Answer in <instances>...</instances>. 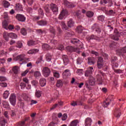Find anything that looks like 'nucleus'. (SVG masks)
Segmentation results:
<instances>
[{"instance_id":"obj_51","label":"nucleus","mask_w":126,"mask_h":126,"mask_svg":"<svg viewBox=\"0 0 126 126\" xmlns=\"http://www.w3.org/2000/svg\"><path fill=\"white\" fill-rule=\"evenodd\" d=\"M32 84L33 86H37L38 84V81L36 80H33L32 81Z\"/></svg>"},{"instance_id":"obj_53","label":"nucleus","mask_w":126,"mask_h":126,"mask_svg":"<svg viewBox=\"0 0 126 126\" xmlns=\"http://www.w3.org/2000/svg\"><path fill=\"white\" fill-rule=\"evenodd\" d=\"M104 64L103 63H97V67L99 69H101L103 67Z\"/></svg>"},{"instance_id":"obj_23","label":"nucleus","mask_w":126,"mask_h":126,"mask_svg":"<svg viewBox=\"0 0 126 126\" xmlns=\"http://www.w3.org/2000/svg\"><path fill=\"white\" fill-rule=\"evenodd\" d=\"M63 81L62 80H57L56 83L57 87H63Z\"/></svg>"},{"instance_id":"obj_15","label":"nucleus","mask_w":126,"mask_h":126,"mask_svg":"<svg viewBox=\"0 0 126 126\" xmlns=\"http://www.w3.org/2000/svg\"><path fill=\"white\" fill-rule=\"evenodd\" d=\"M15 10H17V11H22L23 10V8L22 7V5L19 4V3H17L16 4V6L15 7Z\"/></svg>"},{"instance_id":"obj_16","label":"nucleus","mask_w":126,"mask_h":126,"mask_svg":"<svg viewBox=\"0 0 126 126\" xmlns=\"http://www.w3.org/2000/svg\"><path fill=\"white\" fill-rule=\"evenodd\" d=\"M67 25L69 28H71V27H73V25H74V22L72 20V19H70L67 22Z\"/></svg>"},{"instance_id":"obj_9","label":"nucleus","mask_w":126,"mask_h":126,"mask_svg":"<svg viewBox=\"0 0 126 126\" xmlns=\"http://www.w3.org/2000/svg\"><path fill=\"white\" fill-rule=\"evenodd\" d=\"M37 23L39 26L43 27L47 25V24H48V22L44 20H41L40 21H38Z\"/></svg>"},{"instance_id":"obj_44","label":"nucleus","mask_w":126,"mask_h":126,"mask_svg":"<svg viewBox=\"0 0 126 126\" xmlns=\"http://www.w3.org/2000/svg\"><path fill=\"white\" fill-rule=\"evenodd\" d=\"M118 60V58L117 57H112L111 59V62L112 63L116 62V61Z\"/></svg>"},{"instance_id":"obj_21","label":"nucleus","mask_w":126,"mask_h":126,"mask_svg":"<svg viewBox=\"0 0 126 126\" xmlns=\"http://www.w3.org/2000/svg\"><path fill=\"white\" fill-rule=\"evenodd\" d=\"M46 81L45 79H44V78L41 79L39 81V84L40 86H41V87H44V86L46 85Z\"/></svg>"},{"instance_id":"obj_38","label":"nucleus","mask_w":126,"mask_h":126,"mask_svg":"<svg viewBox=\"0 0 126 126\" xmlns=\"http://www.w3.org/2000/svg\"><path fill=\"white\" fill-rule=\"evenodd\" d=\"M21 96L23 98L24 100H25V101H27V100H28V95H27V94H22Z\"/></svg>"},{"instance_id":"obj_35","label":"nucleus","mask_w":126,"mask_h":126,"mask_svg":"<svg viewBox=\"0 0 126 126\" xmlns=\"http://www.w3.org/2000/svg\"><path fill=\"white\" fill-rule=\"evenodd\" d=\"M46 59L48 62H51L52 60V56L50 54L46 55Z\"/></svg>"},{"instance_id":"obj_61","label":"nucleus","mask_w":126,"mask_h":126,"mask_svg":"<svg viewBox=\"0 0 126 126\" xmlns=\"http://www.w3.org/2000/svg\"><path fill=\"white\" fill-rule=\"evenodd\" d=\"M51 42L52 43V44H54V45H57V44L59 43V41L55 39H52L51 40Z\"/></svg>"},{"instance_id":"obj_42","label":"nucleus","mask_w":126,"mask_h":126,"mask_svg":"<svg viewBox=\"0 0 126 126\" xmlns=\"http://www.w3.org/2000/svg\"><path fill=\"white\" fill-rule=\"evenodd\" d=\"M104 63L103 58L101 57H98L97 60V63Z\"/></svg>"},{"instance_id":"obj_5","label":"nucleus","mask_w":126,"mask_h":126,"mask_svg":"<svg viewBox=\"0 0 126 126\" xmlns=\"http://www.w3.org/2000/svg\"><path fill=\"white\" fill-rule=\"evenodd\" d=\"M68 13V11L67 10L65 9V10H63L60 14L59 15V19H63V17L65 16V15H67Z\"/></svg>"},{"instance_id":"obj_46","label":"nucleus","mask_w":126,"mask_h":126,"mask_svg":"<svg viewBox=\"0 0 126 126\" xmlns=\"http://www.w3.org/2000/svg\"><path fill=\"white\" fill-rule=\"evenodd\" d=\"M3 105L5 108H8L9 107V104L6 101H4L3 102Z\"/></svg>"},{"instance_id":"obj_17","label":"nucleus","mask_w":126,"mask_h":126,"mask_svg":"<svg viewBox=\"0 0 126 126\" xmlns=\"http://www.w3.org/2000/svg\"><path fill=\"white\" fill-rule=\"evenodd\" d=\"M63 59L64 64H65V65H66V64H67V63H69V60H68V58H67V56L63 55Z\"/></svg>"},{"instance_id":"obj_26","label":"nucleus","mask_w":126,"mask_h":126,"mask_svg":"<svg viewBox=\"0 0 126 126\" xmlns=\"http://www.w3.org/2000/svg\"><path fill=\"white\" fill-rule=\"evenodd\" d=\"M15 60L16 61H20V62L25 61V59L22 57V55H19L17 56Z\"/></svg>"},{"instance_id":"obj_63","label":"nucleus","mask_w":126,"mask_h":126,"mask_svg":"<svg viewBox=\"0 0 126 126\" xmlns=\"http://www.w3.org/2000/svg\"><path fill=\"white\" fill-rule=\"evenodd\" d=\"M67 119V115L66 114H64L63 117H62V121H65Z\"/></svg>"},{"instance_id":"obj_6","label":"nucleus","mask_w":126,"mask_h":126,"mask_svg":"<svg viewBox=\"0 0 126 126\" xmlns=\"http://www.w3.org/2000/svg\"><path fill=\"white\" fill-rule=\"evenodd\" d=\"M92 70H93V67H89L88 69L85 72V76H89L90 77V76H92L91 75H92V73L93 72Z\"/></svg>"},{"instance_id":"obj_8","label":"nucleus","mask_w":126,"mask_h":126,"mask_svg":"<svg viewBox=\"0 0 126 126\" xmlns=\"http://www.w3.org/2000/svg\"><path fill=\"white\" fill-rule=\"evenodd\" d=\"M64 4L66 7H68V8H73V7H75V5L70 3L67 0H64Z\"/></svg>"},{"instance_id":"obj_28","label":"nucleus","mask_w":126,"mask_h":126,"mask_svg":"<svg viewBox=\"0 0 126 126\" xmlns=\"http://www.w3.org/2000/svg\"><path fill=\"white\" fill-rule=\"evenodd\" d=\"M9 95V92H8V91H5L3 94V97L4 99H7V98H8Z\"/></svg>"},{"instance_id":"obj_47","label":"nucleus","mask_w":126,"mask_h":126,"mask_svg":"<svg viewBox=\"0 0 126 126\" xmlns=\"http://www.w3.org/2000/svg\"><path fill=\"white\" fill-rule=\"evenodd\" d=\"M42 61H43V57L40 56V57L38 59L37 61L36 62V63L38 64L40 63H41Z\"/></svg>"},{"instance_id":"obj_36","label":"nucleus","mask_w":126,"mask_h":126,"mask_svg":"<svg viewBox=\"0 0 126 126\" xmlns=\"http://www.w3.org/2000/svg\"><path fill=\"white\" fill-rule=\"evenodd\" d=\"M3 5L5 8H7V7L10 5V3H9L7 1H4Z\"/></svg>"},{"instance_id":"obj_34","label":"nucleus","mask_w":126,"mask_h":126,"mask_svg":"<svg viewBox=\"0 0 126 126\" xmlns=\"http://www.w3.org/2000/svg\"><path fill=\"white\" fill-rule=\"evenodd\" d=\"M79 42H80V41L77 39V38H74L71 39V43H72V44H77Z\"/></svg>"},{"instance_id":"obj_56","label":"nucleus","mask_w":126,"mask_h":126,"mask_svg":"<svg viewBox=\"0 0 126 126\" xmlns=\"http://www.w3.org/2000/svg\"><path fill=\"white\" fill-rule=\"evenodd\" d=\"M16 47L17 48H19L20 49L22 47V43L18 41V42H17Z\"/></svg>"},{"instance_id":"obj_19","label":"nucleus","mask_w":126,"mask_h":126,"mask_svg":"<svg viewBox=\"0 0 126 126\" xmlns=\"http://www.w3.org/2000/svg\"><path fill=\"white\" fill-rule=\"evenodd\" d=\"M66 50H67L68 52H70V53H72V52H75V51H76L75 48L72 46H67L66 47Z\"/></svg>"},{"instance_id":"obj_13","label":"nucleus","mask_w":126,"mask_h":126,"mask_svg":"<svg viewBox=\"0 0 126 126\" xmlns=\"http://www.w3.org/2000/svg\"><path fill=\"white\" fill-rule=\"evenodd\" d=\"M88 64H90L92 65V64H95V58L93 57H90L88 58Z\"/></svg>"},{"instance_id":"obj_33","label":"nucleus","mask_w":126,"mask_h":126,"mask_svg":"<svg viewBox=\"0 0 126 126\" xmlns=\"http://www.w3.org/2000/svg\"><path fill=\"white\" fill-rule=\"evenodd\" d=\"M77 31L78 32V33H82V31H83V28L81 26H79L77 27Z\"/></svg>"},{"instance_id":"obj_55","label":"nucleus","mask_w":126,"mask_h":126,"mask_svg":"<svg viewBox=\"0 0 126 126\" xmlns=\"http://www.w3.org/2000/svg\"><path fill=\"white\" fill-rule=\"evenodd\" d=\"M10 34L13 39H16V38H17V35H16V34L14 33H10Z\"/></svg>"},{"instance_id":"obj_32","label":"nucleus","mask_w":126,"mask_h":126,"mask_svg":"<svg viewBox=\"0 0 126 126\" xmlns=\"http://www.w3.org/2000/svg\"><path fill=\"white\" fill-rule=\"evenodd\" d=\"M61 25L63 29H64L65 30H68V27H67L64 22H62Z\"/></svg>"},{"instance_id":"obj_54","label":"nucleus","mask_w":126,"mask_h":126,"mask_svg":"<svg viewBox=\"0 0 126 126\" xmlns=\"http://www.w3.org/2000/svg\"><path fill=\"white\" fill-rule=\"evenodd\" d=\"M104 18H105V16H103V15L99 16L97 18L98 20H100V21H104Z\"/></svg>"},{"instance_id":"obj_14","label":"nucleus","mask_w":126,"mask_h":126,"mask_svg":"<svg viewBox=\"0 0 126 126\" xmlns=\"http://www.w3.org/2000/svg\"><path fill=\"white\" fill-rule=\"evenodd\" d=\"M91 123H92V120L90 118H87L85 120V126H91Z\"/></svg>"},{"instance_id":"obj_39","label":"nucleus","mask_w":126,"mask_h":126,"mask_svg":"<svg viewBox=\"0 0 126 126\" xmlns=\"http://www.w3.org/2000/svg\"><path fill=\"white\" fill-rule=\"evenodd\" d=\"M21 33L22 35L25 36L27 34V32H26V29L25 28H22L21 30Z\"/></svg>"},{"instance_id":"obj_30","label":"nucleus","mask_w":126,"mask_h":126,"mask_svg":"<svg viewBox=\"0 0 126 126\" xmlns=\"http://www.w3.org/2000/svg\"><path fill=\"white\" fill-rule=\"evenodd\" d=\"M35 96L36 98H40L42 96V92L40 91H37L35 92Z\"/></svg>"},{"instance_id":"obj_49","label":"nucleus","mask_w":126,"mask_h":126,"mask_svg":"<svg viewBox=\"0 0 126 126\" xmlns=\"http://www.w3.org/2000/svg\"><path fill=\"white\" fill-rule=\"evenodd\" d=\"M34 0H27V2L29 4V5H32Z\"/></svg>"},{"instance_id":"obj_45","label":"nucleus","mask_w":126,"mask_h":126,"mask_svg":"<svg viewBox=\"0 0 126 126\" xmlns=\"http://www.w3.org/2000/svg\"><path fill=\"white\" fill-rule=\"evenodd\" d=\"M80 12V10H78L76 12V15L77 16V17L79 18V19H80L81 18V14Z\"/></svg>"},{"instance_id":"obj_59","label":"nucleus","mask_w":126,"mask_h":126,"mask_svg":"<svg viewBox=\"0 0 126 126\" xmlns=\"http://www.w3.org/2000/svg\"><path fill=\"white\" fill-rule=\"evenodd\" d=\"M54 77H56V78H59V77H60V73L57 72H54Z\"/></svg>"},{"instance_id":"obj_41","label":"nucleus","mask_w":126,"mask_h":126,"mask_svg":"<svg viewBox=\"0 0 126 126\" xmlns=\"http://www.w3.org/2000/svg\"><path fill=\"white\" fill-rule=\"evenodd\" d=\"M76 63L77 64H81L83 63V60L80 58H78L76 60Z\"/></svg>"},{"instance_id":"obj_27","label":"nucleus","mask_w":126,"mask_h":126,"mask_svg":"<svg viewBox=\"0 0 126 126\" xmlns=\"http://www.w3.org/2000/svg\"><path fill=\"white\" fill-rule=\"evenodd\" d=\"M42 48L43 49V50H45V51L50 50V45H49V44L47 43L44 44L42 45Z\"/></svg>"},{"instance_id":"obj_1","label":"nucleus","mask_w":126,"mask_h":126,"mask_svg":"<svg viewBox=\"0 0 126 126\" xmlns=\"http://www.w3.org/2000/svg\"><path fill=\"white\" fill-rule=\"evenodd\" d=\"M116 54L119 57H122L123 59H126V47H124L121 49L117 50Z\"/></svg>"},{"instance_id":"obj_18","label":"nucleus","mask_w":126,"mask_h":126,"mask_svg":"<svg viewBox=\"0 0 126 126\" xmlns=\"http://www.w3.org/2000/svg\"><path fill=\"white\" fill-rule=\"evenodd\" d=\"M96 78L98 84H102V83H103V79H102V76H101V75L98 74L96 76Z\"/></svg>"},{"instance_id":"obj_60","label":"nucleus","mask_w":126,"mask_h":126,"mask_svg":"<svg viewBox=\"0 0 126 126\" xmlns=\"http://www.w3.org/2000/svg\"><path fill=\"white\" fill-rule=\"evenodd\" d=\"M0 86L1 87H6L7 86V84L5 82L0 83Z\"/></svg>"},{"instance_id":"obj_7","label":"nucleus","mask_w":126,"mask_h":126,"mask_svg":"<svg viewBox=\"0 0 126 126\" xmlns=\"http://www.w3.org/2000/svg\"><path fill=\"white\" fill-rule=\"evenodd\" d=\"M96 82V79L93 77L92 76H91L89 78V84L91 86H93L95 85V83Z\"/></svg>"},{"instance_id":"obj_31","label":"nucleus","mask_w":126,"mask_h":126,"mask_svg":"<svg viewBox=\"0 0 126 126\" xmlns=\"http://www.w3.org/2000/svg\"><path fill=\"white\" fill-rule=\"evenodd\" d=\"M7 26H8V23H7V21L5 20L2 23V27H3V28H4V29L7 30Z\"/></svg>"},{"instance_id":"obj_50","label":"nucleus","mask_w":126,"mask_h":126,"mask_svg":"<svg viewBox=\"0 0 126 126\" xmlns=\"http://www.w3.org/2000/svg\"><path fill=\"white\" fill-rule=\"evenodd\" d=\"M72 33L70 32H66L65 33V37H71Z\"/></svg>"},{"instance_id":"obj_11","label":"nucleus","mask_w":126,"mask_h":126,"mask_svg":"<svg viewBox=\"0 0 126 126\" xmlns=\"http://www.w3.org/2000/svg\"><path fill=\"white\" fill-rule=\"evenodd\" d=\"M9 37H10V33H8L6 32H4L3 33V37L6 42L9 39Z\"/></svg>"},{"instance_id":"obj_2","label":"nucleus","mask_w":126,"mask_h":126,"mask_svg":"<svg viewBox=\"0 0 126 126\" xmlns=\"http://www.w3.org/2000/svg\"><path fill=\"white\" fill-rule=\"evenodd\" d=\"M9 100L12 106H15L16 104V94H11Z\"/></svg>"},{"instance_id":"obj_37","label":"nucleus","mask_w":126,"mask_h":126,"mask_svg":"<svg viewBox=\"0 0 126 126\" xmlns=\"http://www.w3.org/2000/svg\"><path fill=\"white\" fill-rule=\"evenodd\" d=\"M12 71L15 74H17L18 73V68H17V66L13 67Z\"/></svg>"},{"instance_id":"obj_3","label":"nucleus","mask_w":126,"mask_h":126,"mask_svg":"<svg viewBox=\"0 0 126 126\" xmlns=\"http://www.w3.org/2000/svg\"><path fill=\"white\" fill-rule=\"evenodd\" d=\"M42 73L45 77H48L51 74V70L48 67H44L42 69Z\"/></svg>"},{"instance_id":"obj_10","label":"nucleus","mask_w":126,"mask_h":126,"mask_svg":"<svg viewBox=\"0 0 126 126\" xmlns=\"http://www.w3.org/2000/svg\"><path fill=\"white\" fill-rule=\"evenodd\" d=\"M50 5L51 9L53 12H58V11H59V8H58V6H57L56 4L51 3Z\"/></svg>"},{"instance_id":"obj_40","label":"nucleus","mask_w":126,"mask_h":126,"mask_svg":"<svg viewBox=\"0 0 126 126\" xmlns=\"http://www.w3.org/2000/svg\"><path fill=\"white\" fill-rule=\"evenodd\" d=\"M34 77H39V76H41V73H40V71H35L34 72Z\"/></svg>"},{"instance_id":"obj_4","label":"nucleus","mask_w":126,"mask_h":126,"mask_svg":"<svg viewBox=\"0 0 126 126\" xmlns=\"http://www.w3.org/2000/svg\"><path fill=\"white\" fill-rule=\"evenodd\" d=\"M16 18L20 22H25L26 20V17L21 14H17L16 15Z\"/></svg>"},{"instance_id":"obj_29","label":"nucleus","mask_w":126,"mask_h":126,"mask_svg":"<svg viewBox=\"0 0 126 126\" xmlns=\"http://www.w3.org/2000/svg\"><path fill=\"white\" fill-rule=\"evenodd\" d=\"M86 15L88 17L91 18L94 15V13L92 11H88L86 12Z\"/></svg>"},{"instance_id":"obj_22","label":"nucleus","mask_w":126,"mask_h":126,"mask_svg":"<svg viewBox=\"0 0 126 126\" xmlns=\"http://www.w3.org/2000/svg\"><path fill=\"white\" fill-rule=\"evenodd\" d=\"M49 31L51 34H53V38H55V36H56V30L53 27H50Z\"/></svg>"},{"instance_id":"obj_57","label":"nucleus","mask_w":126,"mask_h":126,"mask_svg":"<svg viewBox=\"0 0 126 126\" xmlns=\"http://www.w3.org/2000/svg\"><path fill=\"white\" fill-rule=\"evenodd\" d=\"M6 123V122L5 119H3L2 120H1V121H0V125H1V126H5Z\"/></svg>"},{"instance_id":"obj_62","label":"nucleus","mask_w":126,"mask_h":126,"mask_svg":"<svg viewBox=\"0 0 126 126\" xmlns=\"http://www.w3.org/2000/svg\"><path fill=\"white\" fill-rule=\"evenodd\" d=\"M20 86H21V88H25L26 87V84L22 82L20 84Z\"/></svg>"},{"instance_id":"obj_43","label":"nucleus","mask_w":126,"mask_h":126,"mask_svg":"<svg viewBox=\"0 0 126 126\" xmlns=\"http://www.w3.org/2000/svg\"><path fill=\"white\" fill-rule=\"evenodd\" d=\"M28 46H34L35 45V41L33 40H30L28 41Z\"/></svg>"},{"instance_id":"obj_12","label":"nucleus","mask_w":126,"mask_h":126,"mask_svg":"<svg viewBox=\"0 0 126 126\" xmlns=\"http://www.w3.org/2000/svg\"><path fill=\"white\" fill-rule=\"evenodd\" d=\"M86 39L88 42H90V40H99V38L98 37L95 36L94 34H92L90 36L87 37Z\"/></svg>"},{"instance_id":"obj_64","label":"nucleus","mask_w":126,"mask_h":126,"mask_svg":"<svg viewBox=\"0 0 126 126\" xmlns=\"http://www.w3.org/2000/svg\"><path fill=\"white\" fill-rule=\"evenodd\" d=\"M57 123H56L54 122H51L48 126H56L55 125H57Z\"/></svg>"},{"instance_id":"obj_48","label":"nucleus","mask_w":126,"mask_h":126,"mask_svg":"<svg viewBox=\"0 0 126 126\" xmlns=\"http://www.w3.org/2000/svg\"><path fill=\"white\" fill-rule=\"evenodd\" d=\"M38 14L41 16H43L44 15V12L41 8L38 9Z\"/></svg>"},{"instance_id":"obj_25","label":"nucleus","mask_w":126,"mask_h":126,"mask_svg":"<svg viewBox=\"0 0 126 126\" xmlns=\"http://www.w3.org/2000/svg\"><path fill=\"white\" fill-rule=\"evenodd\" d=\"M78 123V120H75L74 121H72L69 126H77V124Z\"/></svg>"},{"instance_id":"obj_20","label":"nucleus","mask_w":126,"mask_h":126,"mask_svg":"<svg viewBox=\"0 0 126 126\" xmlns=\"http://www.w3.org/2000/svg\"><path fill=\"white\" fill-rule=\"evenodd\" d=\"M93 28H94V29H95V31L96 32H97V33H100L101 30V29H100V28H99V26H98V24H94L93 27Z\"/></svg>"},{"instance_id":"obj_58","label":"nucleus","mask_w":126,"mask_h":126,"mask_svg":"<svg viewBox=\"0 0 126 126\" xmlns=\"http://www.w3.org/2000/svg\"><path fill=\"white\" fill-rule=\"evenodd\" d=\"M91 54H92V55H94L95 56H96V57H98V56H99V53L97 52H95L94 50H92L91 52Z\"/></svg>"},{"instance_id":"obj_52","label":"nucleus","mask_w":126,"mask_h":126,"mask_svg":"<svg viewBox=\"0 0 126 126\" xmlns=\"http://www.w3.org/2000/svg\"><path fill=\"white\" fill-rule=\"evenodd\" d=\"M121 112H115V116L116 118H117V119H119V118L120 117H121Z\"/></svg>"},{"instance_id":"obj_24","label":"nucleus","mask_w":126,"mask_h":126,"mask_svg":"<svg viewBox=\"0 0 126 126\" xmlns=\"http://www.w3.org/2000/svg\"><path fill=\"white\" fill-rule=\"evenodd\" d=\"M115 33L116 36H114L112 39H113V40H115V41H119V40H120V39L119 38V37H120V34H119V32H116V31H115Z\"/></svg>"}]
</instances>
